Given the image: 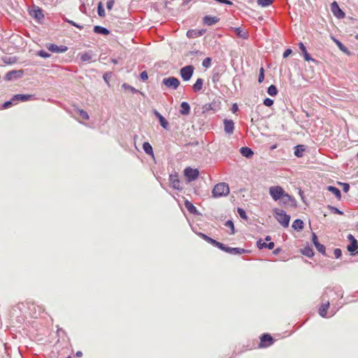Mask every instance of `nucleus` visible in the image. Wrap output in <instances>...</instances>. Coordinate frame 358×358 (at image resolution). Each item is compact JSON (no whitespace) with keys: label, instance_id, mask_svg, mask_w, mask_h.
<instances>
[{"label":"nucleus","instance_id":"nucleus-1","mask_svg":"<svg viewBox=\"0 0 358 358\" xmlns=\"http://www.w3.org/2000/svg\"><path fill=\"white\" fill-rule=\"evenodd\" d=\"M269 194L274 201L281 200L285 204L292 203L295 201L291 195L285 192L282 187L278 185L271 186L269 188Z\"/></svg>","mask_w":358,"mask_h":358},{"label":"nucleus","instance_id":"nucleus-2","mask_svg":"<svg viewBox=\"0 0 358 358\" xmlns=\"http://www.w3.org/2000/svg\"><path fill=\"white\" fill-rule=\"evenodd\" d=\"M229 193V185L225 182H220L215 185L212 191L214 197L227 196Z\"/></svg>","mask_w":358,"mask_h":358},{"label":"nucleus","instance_id":"nucleus-3","mask_svg":"<svg viewBox=\"0 0 358 358\" xmlns=\"http://www.w3.org/2000/svg\"><path fill=\"white\" fill-rule=\"evenodd\" d=\"M275 217L278 222L283 227H287L290 221V216L288 215L284 210L276 209L275 210Z\"/></svg>","mask_w":358,"mask_h":358},{"label":"nucleus","instance_id":"nucleus-4","mask_svg":"<svg viewBox=\"0 0 358 358\" xmlns=\"http://www.w3.org/2000/svg\"><path fill=\"white\" fill-rule=\"evenodd\" d=\"M199 172L196 169H192L191 167H187L184 170V175L186 177L188 182L195 180L199 176Z\"/></svg>","mask_w":358,"mask_h":358},{"label":"nucleus","instance_id":"nucleus-5","mask_svg":"<svg viewBox=\"0 0 358 358\" xmlns=\"http://www.w3.org/2000/svg\"><path fill=\"white\" fill-rule=\"evenodd\" d=\"M162 83L166 87L174 90L177 89L180 85L179 80L175 77L165 78L163 79Z\"/></svg>","mask_w":358,"mask_h":358},{"label":"nucleus","instance_id":"nucleus-6","mask_svg":"<svg viewBox=\"0 0 358 358\" xmlns=\"http://www.w3.org/2000/svg\"><path fill=\"white\" fill-rule=\"evenodd\" d=\"M169 182L171 186L178 190L182 189V182L179 179L178 173H175L169 176Z\"/></svg>","mask_w":358,"mask_h":358},{"label":"nucleus","instance_id":"nucleus-7","mask_svg":"<svg viewBox=\"0 0 358 358\" xmlns=\"http://www.w3.org/2000/svg\"><path fill=\"white\" fill-rule=\"evenodd\" d=\"M273 343V338L270 334H264L260 337L259 348H267Z\"/></svg>","mask_w":358,"mask_h":358},{"label":"nucleus","instance_id":"nucleus-8","mask_svg":"<svg viewBox=\"0 0 358 358\" xmlns=\"http://www.w3.org/2000/svg\"><path fill=\"white\" fill-rule=\"evenodd\" d=\"M194 67L192 66H186L180 69V76L185 81L189 80L192 76Z\"/></svg>","mask_w":358,"mask_h":358},{"label":"nucleus","instance_id":"nucleus-9","mask_svg":"<svg viewBox=\"0 0 358 358\" xmlns=\"http://www.w3.org/2000/svg\"><path fill=\"white\" fill-rule=\"evenodd\" d=\"M331 10L333 14L338 19L344 18L345 13L340 8L338 3L334 1L331 5Z\"/></svg>","mask_w":358,"mask_h":358},{"label":"nucleus","instance_id":"nucleus-10","mask_svg":"<svg viewBox=\"0 0 358 358\" xmlns=\"http://www.w3.org/2000/svg\"><path fill=\"white\" fill-rule=\"evenodd\" d=\"M224 131L228 134H231L234 130V122L231 120L224 119L223 121Z\"/></svg>","mask_w":358,"mask_h":358},{"label":"nucleus","instance_id":"nucleus-11","mask_svg":"<svg viewBox=\"0 0 358 358\" xmlns=\"http://www.w3.org/2000/svg\"><path fill=\"white\" fill-rule=\"evenodd\" d=\"M199 236L201 238H202L203 240H205L206 241H207L208 243L213 245L214 246L217 247L219 249L223 248V243H220V242L213 239L212 238L208 236L207 235H206L204 234L200 233Z\"/></svg>","mask_w":358,"mask_h":358},{"label":"nucleus","instance_id":"nucleus-12","mask_svg":"<svg viewBox=\"0 0 358 358\" xmlns=\"http://www.w3.org/2000/svg\"><path fill=\"white\" fill-rule=\"evenodd\" d=\"M348 238L349 241H350V244L348 246V250L352 253L357 250L358 243L357 240L352 234H349Z\"/></svg>","mask_w":358,"mask_h":358},{"label":"nucleus","instance_id":"nucleus-13","mask_svg":"<svg viewBox=\"0 0 358 358\" xmlns=\"http://www.w3.org/2000/svg\"><path fill=\"white\" fill-rule=\"evenodd\" d=\"M22 76H23L22 70L11 71L8 72L6 74L5 78L7 80H11L13 78H21Z\"/></svg>","mask_w":358,"mask_h":358},{"label":"nucleus","instance_id":"nucleus-14","mask_svg":"<svg viewBox=\"0 0 358 358\" xmlns=\"http://www.w3.org/2000/svg\"><path fill=\"white\" fill-rule=\"evenodd\" d=\"M220 249L226 252L233 254V255H240L245 252L244 249H241V248H238L226 247L224 244H223V248H220Z\"/></svg>","mask_w":358,"mask_h":358},{"label":"nucleus","instance_id":"nucleus-15","mask_svg":"<svg viewBox=\"0 0 358 358\" xmlns=\"http://www.w3.org/2000/svg\"><path fill=\"white\" fill-rule=\"evenodd\" d=\"M220 21V18L216 16L206 15L203 18V22L204 24L210 26L216 24Z\"/></svg>","mask_w":358,"mask_h":358},{"label":"nucleus","instance_id":"nucleus-16","mask_svg":"<svg viewBox=\"0 0 358 358\" xmlns=\"http://www.w3.org/2000/svg\"><path fill=\"white\" fill-rule=\"evenodd\" d=\"M47 48L52 52H64L67 50L66 46H57L55 44L50 43L47 45Z\"/></svg>","mask_w":358,"mask_h":358},{"label":"nucleus","instance_id":"nucleus-17","mask_svg":"<svg viewBox=\"0 0 358 358\" xmlns=\"http://www.w3.org/2000/svg\"><path fill=\"white\" fill-rule=\"evenodd\" d=\"M299 48L300 50H301L302 53H303V57H304V59L307 62H310V61H313L315 62V59H313L310 56V55L308 53L307 50H306V48L305 47V45H303V43H299Z\"/></svg>","mask_w":358,"mask_h":358},{"label":"nucleus","instance_id":"nucleus-18","mask_svg":"<svg viewBox=\"0 0 358 358\" xmlns=\"http://www.w3.org/2000/svg\"><path fill=\"white\" fill-rule=\"evenodd\" d=\"M32 97L31 94H15L13 96L12 101H27Z\"/></svg>","mask_w":358,"mask_h":358},{"label":"nucleus","instance_id":"nucleus-19","mask_svg":"<svg viewBox=\"0 0 358 358\" xmlns=\"http://www.w3.org/2000/svg\"><path fill=\"white\" fill-rule=\"evenodd\" d=\"M240 152L243 156L248 159L251 158L254 155V152L248 147H242L240 149Z\"/></svg>","mask_w":358,"mask_h":358},{"label":"nucleus","instance_id":"nucleus-20","mask_svg":"<svg viewBox=\"0 0 358 358\" xmlns=\"http://www.w3.org/2000/svg\"><path fill=\"white\" fill-rule=\"evenodd\" d=\"M257 245L259 249L268 248L269 250H272L275 246L273 242H269L268 243H266L265 242H263L262 240L258 241Z\"/></svg>","mask_w":358,"mask_h":358},{"label":"nucleus","instance_id":"nucleus-21","mask_svg":"<svg viewBox=\"0 0 358 358\" xmlns=\"http://www.w3.org/2000/svg\"><path fill=\"white\" fill-rule=\"evenodd\" d=\"M155 115L158 117L161 126L164 129H167L169 125L168 121L157 110L155 111Z\"/></svg>","mask_w":358,"mask_h":358},{"label":"nucleus","instance_id":"nucleus-22","mask_svg":"<svg viewBox=\"0 0 358 358\" xmlns=\"http://www.w3.org/2000/svg\"><path fill=\"white\" fill-rule=\"evenodd\" d=\"M181 109L180 113L182 115H187L190 113V106L187 102L183 101L180 104Z\"/></svg>","mask_w":358,"mask_h":358},{"label":"nucleus","instance_id":"nucleus-23","mask_svg":"<svg viewBox=\"0 0 358 358\" xmlns=\"http://www.w3.org/2000/svg\"><path fill=\"white\" fill-rule=\"evenodd\" d=\"M329 307V302L327 301L325 303H322L319 308V314L322 317H325L327 315V310Z\"/></svg>","mask_w":358,"mask_h":358},{"label":"nucleus","instance_id":"nucleus-24","mask_svg":"<svg viewBox=\"0 0 358 358\" xmlns=\"http://www.w3.org/2000/svg\"><path fill=\"white\" fill-rule=\"evenodd\" d=\"M185 206L187 210L192 214H195L197 212L196 207L188 200L185 201Z\"/></svg>","mask_w":358,"mask_h":358},{"label":"nucleus","instance_id":"nucleus-25","mask_svg":"<svg viewBox=\"0 0 358 358\" xmlns=\"http://www.w3.org/2000/svg\"><path fill=\"white\" fill-rule=\"evenodd\" d=\"M292 228L295 230L299 231L303 228V222L300 219H296L292 223Z\"/></svg>","mask_w":358,"mask_h":358},{"label":"nucleus","instance_id":"nucleus-26","mask_svg":"<svg viewBox=\"0 0 358 358\" xmlns=\"http://www.w3.org/2000/svg\"><path fill=\"white\" fill-rule=\"evenodd\" d=\"M143 149L146 154L150 155L152 157L154 156L152 148L148 142L143 143Z\"/></svg>","mask_w":358,"mask_h":358},{"label":"nucleus","instance_id":"nucleus-27","mask_svg":"<svg viewBox=\"0 0 358 358\" xmlns=\"http://www.w3.org/2000/svg\"><path fill=\"white\" fill-rule=\"evenodd\" d=\"M234 31H235L236 34L238 37L243 38V39L248 38V33L245 30L242 29L241 28H240V27L236 28Z\"/></svg>","mask_w":358,"mask_h":358},{"label":"nucleus","instance_id":"nucleus-28","mask_svg":"<svg viewBox=\"0 0 358 358\" xmlns=\"http://www.w3.org/2000/svg\"><path fill=\"white\" fill-rule=\"evenodd\" d=\"M203 34V32L201 31H196V30H189L187 32V36L188 38H196Z\"/></svg>","mask_w":358,"mask_h":358},{"label":"nucleus","instance_id":"nucleus-29","mask_svg":"<svg viewBox=\"0 0 358 358\" xmlns=\"http://www.w3.org/2000/svg\"><path fill=\"white\" fill-rule=\"evenodd\" d=\"M327 189L329 192H331L332 194H334L338 199H339V200L341 199V191L338 188H336L334 186H328Z\"/></svg>","mask_w":358,"mask_h":358},{"label":"nucleus","instance_id":"nucleus-30","mask_svg":"<svg viewBox=\"0 0 358 358\" xmlns=\"http://www.w3.org/2000/svg\"><path fill=\"white\" fill-rule=\"evenodd\" d=\"M203 80L201 78H198L193 85L194 92H199L203 87Z\"/></svg>","mask_w":358,"mask_h":358},{"label":"nucleus","instance_id":"nucleus-31","mask_svg":"<svg viewBox=\"0 0 358 358\" xmlns=\"http://www.w3.org/2000/svg\"><path fill=\"white\" fill-rule=\"evenodd\" d=\"M94 31L95 33L103 35H108L109 34V31L106 28L100 26H95L94 27Z\"/></svg>","mask_w":358,"mask_h":358},{"label":"nucleus","instance_id":"nucleus-32","mask_svg":"<svg viewBox=\"0 0 358 358\" xmlns=\"http://www.w3.org/2000/svg\"><path fill=\"white\" fill-rule=\"evenodd\" d=\"M267 92L269 95L274 96L278 94L277 87L274 85H271L268 87Z\"/></svg>","mask_w":358,"mask_h":358},{"label":"nucleus","instance_id":"nucleus-33","mask_svg":"<svg viewBox=\"0 0 358 358\" xmlns=\"http://www.w3.org/2000/svg\"><path fill=\"white\" fill-rule=\"evenodd\" d=\"M305 150V149L303 148V145H296L295 147V150H294V155L296 156V157H302V152Z\"/></svg>","mask_w":358,"mask_h":358},{"label":"nucleus","instance_id":"nucleus-34","mask_svg":"<svg viewBox=\"0 0 358 358\" xmlns=\"http://www.w3.org/2000/svg\"><path fill=\"white\" fill-rule=\"evenodd\" d=\"M97 12L99 17H104L106 16V12L101 2L98 4Z\"/></svg>","mask_w":358,"mask_h":358},{"label":"nucleus","instance_id":"nucleus-35","mask_svg":"<svg viewBox=\"0 0 358 358\" xmlns=\"http://www.w3.org/2000/svg\"><path fill=\"white\" fill-rule=\"evenodd\" d=\"M333 41H334V43L337 45V46L341 51H343V52H348V49L346 48V47L344 45H343V43L341 41H339L338 39H336L335 38H333Z\"/></svg>","mask_w":358,"mask_h":358},{"label":"nucleus","instance_id":"nucleus-36","mask_svg":"<svg viewBox=\"0 0 358 358\" xmlns=\"http://www.w3.org/2000/svg\"><path fill=\"white\" fill-rule=\"evenodd\" d=\"M259 5L265 7L271 5L273 3V0H257Z\"/></svg>","mask_w":358,"mask_h":358},{"label":"nucleus","instance_id":"nucleus-37","mask_svg":"<svg viewBox=\"0 0 358 358\" xmlns=\"http://www.w3.org/2000/svg\"><path fill=\"white\" fill-rule=\"evenodd\" d=\"M78 113L80 114V117L83 119H84L85 120H89L90 117H89L87 113L85 110H84L83 109H78Z\"/></svg>","mask_w":358,"mask_h":358},{"label":"nucleus","instance_id":"nucleus-38","mask_svg":"<svg viewBox=\"0 0 358 358\" xmlns=\"http://www.w3.org/2000/svg\"><path fill=\"white\" fill-rule=\"evenodd\" d=\"M316 249L320 252V253L325 255V247L324 245L320 244V243H317L316 245H315Z\"/></svg>","mask_w":358,"mask_h":358},{"label":"nucleus","instance_id":"nucleus-39","mask_svg":"<svg viewBox=\"0 0 358 358\" xmlns=\"http://www.w3.org/2000/svg\"><path fill=\"white\" fill-rule=\"evenodd\" d=\"M303 254L308 257H311L314 255L313 250L310 248H305Z\"/></svg>","mask_w":358,"mask_h":358},{"label":"nucleus","instance_id":"nucleus-40","mask_svg":"<svg viewBox=\"0 0 358 358\" xmlns=\"http://www.w3.org/2000/svg\"><path fill=\"white\" fill-rule=\"evenodd\" d=\"M264 80V69L263 67H261L259 69V75L258 78V82L259 83H262Z\"/></svg>","mask_w":358,"mask_h":358},{"label":"nucleus","instance_id":"nucleus-41","mask_svg":"<svg viewBox=\"0 0 358 358\" xmlns=\"http://www.w3.org/2000/svg\"><path fill=\"white\" fill-rule=\"evenodd\" d=\"M225 226L227 227H229L231 229V234H234L235 233L234 231V223L231 220H228L225 223Z\"/></svg>","mask_w":358,"mask_h":358},{"label":"nucleus","instance_id":"nucleus-42","mask_svg":"<svg viewBox=\"0 0 358 358\" xmlns=\"http://www.w3.org/2000/svg\"><path fill=\"white\" fill-rule=\"evenodd\" d=\"M211 64V59L210 57H206L203 59L202 62V66L205 68H208Z\"/></svg>","mask_w":358,"mask_h":358},{"label":"nucleus","instance_id":"nucleus-43","mask_svg":"<svg viewBox=\"0 0 358 358\" xmlns=\"http://www.w3.org/2000/svg\"><path fill=\"white\" fill-rule=\"evenodd\" d=\"M264 104L266 106L270 107V106H271L273 104V100H272V99H270V98H266V99L264 100Z\"/></svg>","mask_w":358,"mask_h":358},{"label":"nucleus","instance_id":"nucleus-44","mask_svg":"<svg viewBox=\"0 0 358 358\" xmlns=\"http://www.w3.org/2000/svg\"><path fill=\"white\" fill-rule=\"evenodd\" d=\"M38 55L43 57V58H48L50 56L49 53L44 50H41L38 52Z\"/></svg>","mask_w":358,"mask_h":358},{"label":"nucleus","instance_id":"nucleus-45","mask_svg":"<svg viewBox=\"0 0 358 358\" xmlns=\"http://www.w3.org/2000/svg\"><path fill=\"white\" fill-rule=\"evenodd\" d=\"M34 15L36 18L40 19L43 17V15L42 14L41 11L40 10H34L33 11Z\"/></svg>","mask_w":358,"mask_h":358},{"label":"nucleus","instance_id":"nucleus-46","mask_svg":"<svg viewBox=\"0 0 358 358\" xmlns=\"http://www.w3.org/2000/svg\"><path fill=\"white\" fill-rule=\"evenodd\" d=\"M238 213L239 215L241 216V217H242L243 219H245V220L247 219L246 213L243 209L238 208Z\"/></svg>","mask_w":358,"mask_h":358},{"label":"nucleus","instance_id":"nucleus-47","mask_svg":"<svg viewBox=\"0 0 358 358\" xmlns=\"http://www.w3.org/2000/svg\"><path fill=\"white\" fill-rule=\"evenodd\" d=\"M334 255L336 259H338L339 257H341V256L342 255V252H341V249H339V248L335 249L334 251Z\"/></svg>","mask_w":358,"mask_h":358},{"label":"nucleus","instance_id":"nucleus-48","mask_svg":"<svg viewBox=\"0 0 358 358\" xmlns=\"http://www.w3.org/2000/svg\"><path fill=\"white\" fill-rule=\"evenodd\" d=\"M115 0H108L106 3L108 10H111L114 6Z\"/></svg>","mask_w":358,"mask_h":358},{"label":"nucleus","instance_id":"nucleus-49","mask_svg":"<svg viewBox=\"0 0 358 358\" xmlns=\"http://www.w3.org/2000/svg\"><path fill=\"white\" fill-rule=\"evenodd\" d=\"M140 77H141V79L143 80V81H145L148 80V73L146 71H143L140 74Z\"/></svg>","mask_w":358,"mask_h":358},{"label":"nucleus","instance_id":"nucleus-50","mask_svg":"<svg viewBox=\"0 0 358 358\" xmlns=\"http://www.w3.org/2000/svg\"><path fill=\"white\" fill-rule=\"evenodd\" d=\"M91 58L90 55L87 53H84L81 55V60L83 62L88 61Z\"/></svg>","mask_w":358,"mask_h":358},{"label":"nucleus","instance_id":"nucleus-51","mask_svg":"<svg viewBox=\"0 0 358 358\" xmlns=\"http://www.w3.org/2000/svg\"><path fill=\"white\" fill-rule=\"evenodd\" d=\"M67 22L71 24V25L80 29H82L83 28V26L81 25H79L78 24H76L75 22L72 21V20H67Z\"/></svg>","mask_w":358,"mask_h":358},{"label":"nucleus","instance_id":"nucleus-52","mask_svg":"<svg viewBox=\"0 0 358 358\" xmlns=\"http://www.w3.org/2000/svg\"><path fill=\"white\" fill-rule=\"evenodd\" d=\"M331 210V212H333L334 213H336V214H338V215H343V212L339 210L336 207H330Z\"/></svg>","mask_w":358,"mask_h":358},{"label":"nucleus","instance_id":"nucleus-53","mask_svg":"<svg viewBox=\"0 0 358 358\" xmlns=\"http://www.w3.org/2000/svg\"><path fill=\"white\" fill-rule=\"evenodd\" d=\"M13 101L11 100V101L5 102L3 105V108H7L10 107V106H12Z\"/></svg>","mask_w":358,"mask_h":358},{"label":"nucleus","instance_id":"nucleus-54","mask_svg":"<svg viewBox=\"0 0 358 358\" xmlns=\"http://www.w3.org/2000/svg\"><path fill=\"white\" fill-rule=\"evenodd\" d=\"M292 52V51L291 49H287L283 53V57H287L289 55H291Z\"/></svg>","mask_w":358,"mask_h":358},{"label":"nucleus","instance_id":"nucleus-55","mask_svg":"<svg viewBox=\"0 0 358 358\" xmlns=\"http://www.w3.org/2000/svg\"><path fill=\"white\" fill-rule=\"evenodd\" d=\"M343 191L348 192L350 189V185L348 183H343Z\"/></svg>","mask_w":358,"mask_h":358},{"label":"nucleus","instance_id":"nucleus-56","mask_svg":"<svg viewBox=\"0 0 358 358\" xmlns=\"http://www.w3.org/2000/svg\"><path fill=\"white\" fill-rule=\"evenodd\" d=\"M313 242L315 245H316L317 243H319L317 237L315 234H313Z\"/></svg>","mask_w":358,"mask_h":358},{"label":"nucleus","instance_id":"nucleus-57","mask_svg":"<svg viewBox=\"0 0 358 358\" xmlns=\"http://www.w3.org/2000/svg\"><path fill=\"white\" fill-rule=\"evenodd\" d=\"M237 110H238V106L236 103H234L232 107L233 113H236L237 111Z\"/></svg>","mask_w":358,"mask_h":358},{"label":"nucleus","instance_id":"nucleus-58","mask_svg":"<svg viewBox=\"0 0 358 358\" xmlns=\"http://www.w3.org/2000/svg\"><path fill=\"white\" fill-rule=\"evenodd\" d=\"M76 357H82V356H83V353H82V352H81V351H78V352H76Z\"/></svg>","mask_w":358,"mask_h":358},{"label":"nucleus","instance_id":"nucleus-59","mask_svg":"<svg viewBox=\"0 0 358 358\" xmlns=\"http://www.w3.org/2000/svg\"><path fill=\"white\" fill-rule=\"evenodd\" d=\"M280 248H277L273 251V254L277 255L280 252Z\"/></svg>","mask_w":358,"mask_h":358},{"label":"nucleus","instance_id":"nucleus-60","mask_svg":"<svg viewBox=\"0 0 358 358\" xmlns=\"http://www.w3.org/2000/svg\"><path fill=\"white\" fill-rule=\"evenodd\" d=\"M271 236H267L266 237V238H265V240H266V241H271Z\"/></svg>","mask_w":358,"mask_h":358},{"label":"nucleus","instance_id":"nucleus-61","mask_svg":"<svg viewBox=\"0 0 358 358\" xmlns=\"http://www.w3.org/2000/svg\"><path fill=\"white\" fill-rule=\"evenodd\" d=\"M112 62H113V64H117V61H116L115 59H113V60H112Z\"/></svg>","mask_w":358,"mask_h":358},{"label":"nucleus","instance_id":"nucleus-62","mask_svg":"<svg viewBox=\"0 0 358 358\" xmlns=\"http://www.w3.org/2000/svg\"><path fill=\"white\" fill-rule=\"evenodd\" d=\"M69 358H70V357H69Z\"/></svg>","mask_w":358,"mask_h":358}]
</instances>
